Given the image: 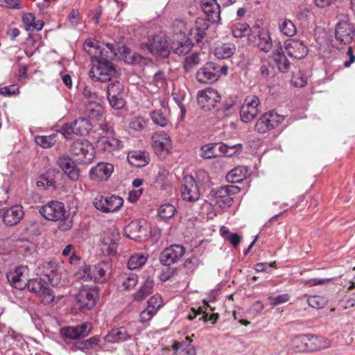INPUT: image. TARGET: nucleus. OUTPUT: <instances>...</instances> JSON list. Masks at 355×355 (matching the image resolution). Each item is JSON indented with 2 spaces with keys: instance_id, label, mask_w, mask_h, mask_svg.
<instances>
[{
  "instance_id": "f704fd0d",
  "label": "nucleus",
  "mask_w": 355,
  "mask_h": 355,
  "mask_svg": "<svg viewBox=\"0 0 355 355\" xmlns=\"http://www.w3.org/2000/svg\"><path fill=\"white\" fill-rule=\"evenodd\" d=\"M273 58L278 69L283 73H286L290 69V62L284 54V49L280 47L273 53Z\"/></svg>"
},
{
  "instance_id": "5701e85b",
  "label": "nucleus",
  "mask_w": 355,
  "mask_h": 355,
  "mask_svg": "<svg viewBox=\"0 0 355 355\" xmlns=\"http://www.w3.org/2000/svg\"><path fill=\"white\" fill-rule=\"evenodd\" d=\"M284 49L291 58L302 59L308 53V49L302 41L297 40H287L284 44Z\"/></svg>"
},
{
  "instance_id": "6e6552de",
  "label": "nucleus",
  "mask_w": 355,
  "mask_h": 355,
  "mask_svg": "<svg viewBox=\"0 0 355 355\" xmlns=\"http://www.w3.org/2000/svg\"><path fill=\"white\" fill-rule=\"evenodd\" d=\"M107 94L110 106L116 110L123 108L125 104L124 100V87L119 81H114L107 85Z\"/></svg>"
},
{
  "instance_id": "79ce46f5",
  "label": "nucleus",
  "mask_w": 355,
  "mask_h": 355,
  "mask_svg": "<svg viewBox=\"0 0 355 355\" xmlns=\"http://www.w3.org/2000/svg\"><path fill=\"white\" fill-rule=\"evenodd\" d=\"M120 280L124 290L130 291L138 284V276L135 273H124L121 275Z\"/></svg>"
},
{
  "instance_id": "8fccbe9b",
  "label": "nucleus",
  "mask_w": 355,
  "mask_h": 355,
  "mask_svg": "<svg viewBox=\"0 0 355 355\" xmlns=\"http://www.w3.org/2000/svg\"><path fill=\"white\" fill-rule=\"evenodd\" d=\"M251 29L246 23L235 24L232 28V32L235 37H242L249 35Z\"/></svg>"
},
{
  "instance_id": "37998d69",
  "label": "nucleus",
  "mask_w": 355,
  "mask_h": 355,
  "mask_svg": "<svg viewBox=\"0 0 355 355\" xmlns=\"http://www.w3.org/2000/svg\"><path fill=\"white\" fill-rule=\"evenodd\" d=\"M192 46L191 41L190 40H185L182 42H173L171 49L175 53L184 55L191 51Z\"/></svg>"
},
{
  "instance_id": "69168bd1",
  "label": "nucleus",
  "mask_w": 355,
  "mask_h": 355,
  "mask_svg": "<svg viewBox=\"0 0 355 355\" xmlns=\"http://www.w3.org/2000/svg\"><path fill=\"white\" fill-rule=\"evenodd\" d=\"M186 340L189 341V343L182 348V355H196V352L195 347L191 344V340L189 337L186 338Z\"/></svg>"
},
{
  "instance_id": "13d9d810",
  "label": "nucleus",
  "mask_w": 355,
  "mask_h": 355,
  "mask_svg": "<svg viewBox=\"0 0 355 355\" xmlns=\"http://www.w3.org/2000/svg\"><path fill=\"white\" fill-rule=\"evenodd\" d=\"M307 77L299 72L293 76L291 82L295 87H302L307 83Z\"/></svg>"
},
{
  "instance_id": "0eeeda50",
  "label": "nucleus",
  "mask_w": 355,
  "mask_h": 355,
  "mask_svg": "<svg viewBox=\"0 0 355 355\" xmlns=\"http://www.w3.org/2000/svg\"><path fill=\"white\" fill-rule=\"evenodd\" d=\"M99 296L98 290L96 287L83 286L76 295V299L82 311L92 309Z\"/></svg>"
},
{
  "instance_id": "7c9ffc66",
  "label": "nucleus",
  "mask_w": 355,
  "mask_h": 355,
  "mask_svg": "<svg viewBox=\"0 0 355 355\" xmlns=\"http://www.w3.org/2000/svg\"><path fill=\"white\" fill-rule=\"evenodd\" d=\"M104 114L103 106L95 101L89 102L85 108L86 118L91 121H99Z\"/></svg>"
},
{
  "instance_id": "4d7b16f0",
  "label": "nucleus",
  "mask_w": 355,
  "mask_h": 355,
  "mask_svg": "<svg viewBox=\"0 0 355 355\" xmlns=\"http://www.w3.org/2000/svg\"><path fill=\"white\" fill-rule=\"evenodd\" d=\"M291 296L288 293L279 295L277 297H269L268 300L272 306H276L289 301Z\"/></svg>"
},
{
  "instance_id": "f3484780",
  "label": "nucleus",
  "mask_w": 355,
  "mask_h": 355,
  "mask_svg": "<svg viewBox=\"0 0 355 355\" xmlns=\"http://www.w3.org/2000/svg\"><path fill=\"white\" fill-rule=\"evenodd\" d=\"M146 48L151 54L162 58L167 57L170 53L166 40L162 35H155L149 39Z\"/></svg>"
},
{
  "instance_id": "dca6fc26",
  "label": "nucleus",
  "mask_w": 355,
  "mask_h": 355,
  "mask_svg": "<svg viewBox=\"0 0 355 355\" xmlns=\"http://www.w3.org/2000/svg\"><path fill=\"white\" fill-rule=\"evenodd\" d=\"M355 29L352 24L347 20L339 21L335 28V37L340 44L350 43L354 37Z\"/></svg>"
},
{
  "instance_id": "4be33fe9",
  "label": "nucleus",
  "mask_w": 355,
  "mask_h": 355,
  "mask_svg": "<svg viewBox=\"0 0 355 355\" xmlns=\"http://www.w3.org/2000/svg\"><path fill=\"white\" fill-rule=\"evenodd\" d=\"M114 171V166L107 162H99L89 170V178L94 181L101 182L109 179Z\"/></svg>"
},
{
  "instance_id": "39448f33",
  "label": "nucleus",
  "mask_w": 355,
  "mask_h": 355,
  "mask_svg": "<svg viewBox=\"0 0 355 355\" xmlns=\"http://www.w3.org/2000/svg\"><path fill=\"white\" fill-rule=\"evenodd\" d=\"M261 112L260 101L256 95L246 96L240 110V117L242 121H252Z\"/></svg>"
},
{
  "instance_id": "bf43d9fd",
  "label": "nucleus",
  "mask_w": 355,
  "mask_h": 355,
  "mask_svg": "<svg viewBox=\"0 0 355 355\" xmlns=\"http://www.w3.org/2000/svg\"><path fill=\"white\" fill-rule=\"evenodd\" d=\"M162 306V297L159 295L151 297L147 302V306L157 312Z\"/></svg>"
},
{
  "instance_id": "c03bdc74",
  "label": "nucleus",
  "mask_w": 355,
  "mask_h": 355,
  "mask_svg": "<svg viewBox=\"0 0 355 355\" xmlns=\"http://www.w3.org/2000/svg\"><path fill=\"white\" fill-rule=\"evenodd\" d=\"M279 29L283 35L288 37L294 36L297 33L295 25L288 19H284L279 23Z\"/></svg>"
},
{
  "instance_id": "6ab92c4d",
  "label": "nucleus",
  "mask_w": 355,
  "mask_h": 355,
  "mask_svg": "<svg viewBox=\"0 0 355 355\" xmlns=\"http://www.w3.org/2000/svg\"><path fill=\"white\" fill-rule=\"evenodd\" d=\"M254 34V31L253 34L249 36V42L257 46L260 51L265 53L269 52L272 47V42L269 32L262 28L258 31L257 35Z\"/></svg>"
},
{
  "instance_id": "09e8293b",
  "label": "nucleus",
  "mask_w": 355,
  "mask_h": 355,
  "mask_svg": "<svg viewBox=\"0 0 355 355\" xmlns=\"http://www.w3.org/2000/svg\"><path fill=\"white\" fill-rule=\"evenodd\" d=\"M159 216L164 219L167 220L172 218L176 212L175 207L169 203L162 205L157 210Z\"/></svg>"
},
{
  "instance_id": "0e129e2a",
  "label": "nucleus",
  "mask_w": 355,
  "mask_h": 355,
  "mask_svg": "<svg viewBox=\"0 0 355 355\" xmlns=\"http://www.w3.org/2000/svg\"><path fill=\"white\" fill-rule=\"evenodd\" d=\"M19 92V89L15 85L6 86L0 89V94L3 96H10Z\"/></svg>"
},
{
  "instance_id": "49530a36",
  "label": "nucleus",
  "mask_w": 355,
  "mask_h": 355,
  "mask_svg": "<svg viewBox=\"0 0 355 355\" xmlns=\"http://www.w3.org/2000/svg\"><path fill=\"white\" fill-rule=\"evenodd\" d=\"M239 191V188L233 185L223 186L214 191L216 200L223 199L227 196L233 195Z\"/></svg>"
},
{
  "instance_id": "aec40b11",
  "label": "nucleus",
  "mask_w": 355,
  "mask_h": 355,
  "mask_svg": "<svg viewBox=\"0 0 355 355\" xmlns=\"http://www.w3.org/2000/svg\"><path fill=\"white\" fill-rule=\"evenodd\" d=\"M196 79L201 83H214L219 79L216 64L207 62L196 73Z\"/></svg>"
},
{
  "instance_id": "1a4fd4ad",
  "label": "nucleus",
  "mask_w": 355,
  "mask_h": 355,
  "mask_svg": "<svg viewBox=\"0 0 355 355\" xmlns=\"http://www.w3.org/2000/svg\"><path fill=\"white\" fill-rule=\"evenodd\" d=\"M93 204L101 212L110 213L119 211L123 205V200L114 195L106 197L100 196L94 199Z\"/></svg>"
},
{
  "instance_id": "2f4dec72",
  "label": "nucleus",
  "mask_w": 355,
  "mask_h": 355,
  "mask_svg": "<svg viewBox=\"0 0 355 355\" xmlns=\"http://www.w3.org/2000/svg\"><path fill=\"white\" fill-rule=\"evenodd\" d=\"M209 26L208 20L198 18L196 21V28L191 31V39L194 40L197 43L200 42L206 35Z\"/></svg>"
},
{
  "instance_id": "e433bc0d",
  "label": "nucleus",
  "mask_w": 355,
  "mask_h": 355,
  "mask_svg": "<svg viewBox=\"0 0 355 355\" xmlns=\"http://www.w3.org/2000/svg\"><path fill=\"white\" fill-rule=\"evenodd\" d=\"M307 340V334L295 336L292 338L290 347L295 352H308Z\"/></svg>"
},
{
  "instance_id": "cd10ccee",
  "label": "nucleus",
  "mask_w": 355,
  "mask_h": 355,
  "mask_svg": "<svg viewBox=\"0 0 355 355\" xmlns=\"http://www.w3.org/2000/svg\"><path fill=\"white\" fill-rule=\"evenodd\" d=\"M125 234L130 239L141 241L146 236V230L143 227L140 221L130 222L124 229Z\"/></svg>"
},
{
  "instance_id": "de8ad7c7",
  "label": "nucleus",
  "mask_w": 355,
  "mask_h": 355,
  "mask_svg": "<svg viewBox=\"0 0 355 355\" xmlns=\"http://www.w3.org/2000/svg\"><path fill=\"white\" fill-rule=\"evenodd\" d=\"M35 143L44 148H48L52 147L56 142L55 135H51L48 136L38 135L35 137Z\"/></svg>"
},
{
  "instance_id": "864d4df0",
  "label": "nucleus",
  "mask_w": 355,
  "mask_h": 355,
  "mask_svg": "<svg viewBox=\"0 0 355 355\" xmlns=\"http://www.w3.org/2000/svg\"><path fill=\"white\" fill-rule=\"evenodd\" d=\"M200 62V53H194L185 58L184 67L187 71L192 70Z\"/></svg>"
},
{
  "instance_id": "052dcab7",
  "label": "nucleus",
  "mask_w": 355,
  "mask_h": 355,
  "mask_svg": "<svg viewBox=\"0 0 355 355\" xmlns=\"http://www.w3.org/2000/svg\"><path fill=\"white\" fill-rule=\"evenodd\" d=\"M157 312L148 307L143 310L139 315V320L141 323L149 322Z\"/></svg>"
},
{
  "instance_id": "4468645a",
  "label": "nucleus",
  "mask_w": 355,
  "mask_h": 355,
  "mask_svg": "<svg viewBox=\"0 0 355 355\" xmlns=\"http://www.w3.org/2000/svg\"><path fill=\"white\" fill-rule=\"evenodd\" d=\"M220 100L218 91L213 88H207L198 93V102L202 109L210 110Z\"/></svg>"
},
{
  "instance_id": "20e7f679",
  "label": "nucleus",
  "mask_w": 355,
  "mask_h": 355,
  "mask_svg": "<svg viewBox=\"0 0 355 355\" xmlns=\"http://www.w3.org/2000/svg\"><path fill=\"white\" fill-rule=\"evenodd\" d=\"M26 287L29 291L38 295L44 304H50L54 299V295L47 282L41 278L29 279Z\"/></svg>"
},
{
  "instance_id": "3c124183",
  "label": "nucleus",
  "mask_w": 355,
  "mask_h": 355,
  "mask_svg": "<svg viewBox=\"0 0 355 355\" xmlns=\"http://www.w3.org/2000/svg\"><path fill=\"white\" fill-rule=\"evenodd\" d=\"M216 144H209L205 145L200 148V156L205 159H211L220 156L216 153Z\"/></svg>"
},
{
  "instance_id": "f03ea898",
  "label": "nucleus",
  "mask_w": 355,
  "mask_h": 355,
  "mask_svg": "<svg viewBox=\"0 0 355 355\" xmlns=\"http://www.w3.org/2000/svg\"><path fill=\"white\" fill-rule=\"evenodd\" d=\"M93 125L86 117H79L71 123L63 124L60 132L67 139H71L72 135L85 136L92 129Z\"/></svg>"
},
{
  "instance_id": "58836bf2",
  "label": "nucleus",
  "mask_w": 355,
  "mask_h": 355,
  "mask_svg": "<svg viewBox=\"0 0 355 355\" xmlns=\"http://www.w3.org/2000/svg\"><path fill=\"white\" fill-rule=\"evenodd\" d=\"M153 282L147 280L145 283L132 294V299L136 302H141L144 300L153 292Z\"/></svg>"
},
{
  "instance_id": "9d476101",
  "label": "nucleus",
  "mask_w": 355,
  "mask_h": 355,
  "mask_svg": "<svg viewBox=\"0 0 355 355\" xmlns=\"http://www.w3.org/2000/svg\"><path fill=\"white\" fill-rule=\"evenodd\" d=\"M40 214L46 220L52 221L62 220L65 218V207L62 202L52 200L41 207Z\"/></svg>"
},
{
  "instance_id": "a878e982",
  "label": "nucleus",
  "mask_w": 355,
  "mask_h": 355,
  "mask_svg": "<svg viewBox=\"0 0 355 355\" xmlns=\"http://www.w3.org/2000/svg\"><path fill=\"white\" fill-rule=\"evenodd\" d=\"M57 163L62 170L73 181H76L79 176V169L69 156H62L58 159Z\"/></svg>"
},
{
  "instance_id": "f257e3e1",
  "label": "nucleus",
  "mask_w": 355,
  "mask_h": 355,
  "mask_svg": "<svg viewBox=\"0 0 355 355\" xmlns=\"http://www.w3.org/2000/svg\"><path fill=\"white\" fill-rule=\"evenodd\" d=\"M93 66L89 71V77L96 81L107 82L111 80L116 73L113 63L104 58L99 56L92 61Z\"/></svg>"
},
{
  "instance_id": "393cba45",
  "label": "nucleus",
  "mask_w": 355,
  "mask_h": 355,
  "mask_svg": "<svg viewBox=\"0 0 355 355\" xmlns=\"http://www.w3.org/2000/svg\"><path fill=\"white\" fill-rule=\"evenodd\" d=\"M201 8L209 21L216 23L220 21V6L216 0H201Z\"/></svg>"
},
{
  "instance_id": "c9c22d12",
  "label": "nucleus",
  "mask_w": 355,
  "mask_h": 355,
  "mask_svg": "<svg viewBox=\"0 0 355 355\" xmlns=\"http://www.w3.org/2000/svg\"><path fill=\"white\" fill-rule=\"evenodd\" d=\"M127 159L131 165L137 167L144 166L148 163L146 153L140 150H132L129 152Z\"/></svg>"
},
{
  "instance_id": "b1692460",
  "label": "nucleus",
  "mask_w": 355,
  "mask_h": 355,
  "mask_svg": "<svg viewBox=\"0 0 355 355\" xmlns=\"http://www.w3.org/2000/svg\"><path fill=\"white\" fill-rule=\"evenodd\" d=\"M170 145V137L165 132H156L152 135V146L159 156L167 154Z\"/></svg>"
},
{
  "instance_id": "6e6d98bb",
  "label": "nucleus",
  "mask_w": 355,
  "mask_h": 355,
  "mask_svg": "<svg viewBox=\"0 0 355 355\" xmlns=\"http://www.w3.org/2000/svg\"><path fill=\"white\" fill-rule=\"evenodd\" d=\"M150 84L153 85L156 89L163 87L166 84V76L162 71H157L150 82Z\"/></svg>"
},
{
  "instance_id": "72a5a7b5",
  "label": "nucleus",
  "mask_w": 355,
  "mask_h": 355,
  "mask_svg": "<svg viewBox=\"0 0 355 355\" xmlns=\"http://www.w3.org/2000/svg\"><path fill=\"white\" fill-rule=\"evenodd\" d=\"M248 169L246 166H239L231 170L226 175V179L231 183H239L247 178Z\"/></svg>"
},
{
  "instance_id": "c85d7f7f",
  "label": "nucleus",
  "mask_w": 355,
  "mask_h": 355,
  "mask_svg": "<svg viewBox=\"0 0 355 355\" xmlns=\"http://www.w3.org/2000/svg\"><path fill=\"white\" fill-rule=\"evenodd\" d=\"M307 336L308 352H309L325 349L329 348L331 345L329 340L324 337L313 334H307Z\"/></svg>"
},
{
  "instance_id": "423d86ee",
  "label": "nucleus",
  "mask_w": 355,
  "mask_h": 355,
  "mask_svg": "<svg viewBox=\"0 0 355 355\" xmlns=\"http://www.w3.org/2000/svg\"><path fill=\"white\" fill-rule=\"evenodd\" d=\"M284 121V116L274 112H268L261 115L257 121L254 129L257 132L263 134L281 124Z\"/></svg>"
},
{
  "instance_id": "ddd939ff",
  "label": "nucleus",
  "mask_w": 355,
  "mask_h": 355,
  "mask_svg": "<svg viewBox=\"0 0 355 355\" xmlns=\"http://www.w3.org/2000/svg\"><path fill=\"white\" fill-rule=\"evenodd\" d=\"M92 328L90 322H85L73 327H65L60 329V335L65 339L78 340L87 336Z\"/></svg>"
},
{
  "instance_id": "a19ab883",
  "label": "nucleus",
  "mask_w": 355,
  "mask_h": 355,
  "mask_svg": "<svg viewBox=\"0 0 355 355\" xmlns=\"http://www.w3.org/2000/svg\"><path fill=\"white\" fill-rule=\"evenodd\" d=\"M150 118L153 123L160 127H166L169 123L166 110H156L150 112Z\"/></svg>"
},
{
  "instance_id": "a211bd4d",
  "label": "nucleus",
  "mask_w": 355,
  "mask_h": 355,
  "mask_svg": "<svg viewBox=\"0 0 355 355\" xmlns=\"http://www.w3.org/2000/svg\"><path fill=\"white\" fill-rule=\"evenodd\" d=\"M185 249L181 245H172L164 249L159 256L161 263L170 266L180 260L184 254Z\"/></svg>"
},
{
  "instance_id": "ea45409f",
  "label": "nucleus",
  "mask_w": 355,
  "mask_h": 355,
  "mask_svg": "<svg viewBox=\"0 0 355 355\" xmlns=\"http://www.w3.org/2000/svg\"><path fill=\"white\" fill-rule=\"evenodd\" d=\"M234 52V44L226 43L217 46L214 50V55L218 59H226L230 58Z\"/></svg>"
},
{
  "instance_id": "5fc2aeb1",
  "label": "nucleus",
  "mask_w": 355,
  "mask_h": 355,
  "mask_svg": "<svg viewBox=\"0 0 355 355\" xmlns=\"http://www.w3.org/2000/svg\"><path fill=\"white\" fill-rule=\"evenodd\" d=\"M309 305L313 309H322L326 304V300L320 295L311 296L307 299Z\"/></svg>"
},
{
  "instance_id": "9b49d317",
  "label": "nucleus",
  "mask_w": 355,
  "mask_h": 355,
  "mask_svg": "<svg viewBox=\"0 0 355 355\" xmlns=\"http://www.w3.org/2000/svg\"><path fill=\"white\" fill-rule=\"evenodd\" d=\"M181 197L184 201L193 202L200 198L199 187L191 175L184 177L180 188Z\"/></svg>"
},
{
  "instance_id": "774afa93",
  "label": "nucleus",
  "mask_w": 355,
  "mask_h": 355,
  "mask_svg": "<svg viewBox=\"0 0 355 355\" xmlns=\"http://www.w3.org/2000/svg\"><path fill=\"white\" fill-rule=\"evenodd\" d=\"M198 259L193 257L186 259L184 266L186 268L190 270H193L198 266Z\"/></svg>"
},
{
  "instance_id": "7ed1b4c3",
  "label": "nucleus",
  "mask_w": 355,
  "mask_h": 355,
  "mask_svg": "<svg viewBox=\"0 0 355 355\" xmlns=\"http://www.w3.org/2000/svg\"><path fill=\"white\" fill-rule=\"evenodd\" d=\"M70 151L78 162L84 164L91 162L95 155L92 144L84 139L75 141L71 146Z\"/></svg>"
},
{
  "instance_id": "c756f323",
  "label": "nucleus",
  "mask_w": 355,
  "mask_h": 355,
  "mask_svg": "<svg viewBox=\"0 0 355 355\" xmlns=\"http://www.w3.org/2000/svg\"><path fill=\"white\" fill-rule=\"evenodd\" d=\"M131 338L127 329L124 327L112 329L104 338L105 342L116 343L126 341Z\"/></svg>"
},
{
  "instance_id": "338daca9",
  "label": "nucleus",
  "mask_w": 355,
  "mask_h": 355,
  "mask_svg": "<svg viewBox=\"0 0 355 355\" xmlns=\"http://www.w3.org/2000/svg\"><path fill=\"white\" fill-rule=\"evenodd\" d=\"M0 6L12 9L21 8L20 0H3Z\"/></svg>"
},
{
  "instance_id": "2eb2a0df",
  "label": "nucleus",
  "mask_w": 355,
  "mask_h": 355,
  "mask_svg": "<svg viewBox=\"0 0 355 355\" xmlns=\"http://www.w3.org/2000/svg\"><path fill=\"white\" fill-rule=\"evenodd\" d=\"M38 272L46 277L52 286H57L61 279L60 267L54 261L43 262L38 268Z\"/></svg>"
},
{
  "instance_id": "603ef678",
  "label": "nucleus",
  "mask_w": 355,
  "mask_h": 355,
  "mask_svg": "<svg viewBox=\"0 0 355 355\" xmlns=\"http://www.w3.org/2000/svg\"><path fill=\"white\" fill-rule=\"evenodd\" d=\"M123 55V60L125 62L129 64H136L141 61L142 57L136 53H131L130 50L123 46L121 52Z\"/></svg>"
},
{
  "instance_id": "412c9836",
  "label": "nucleus",
  "mask_w": 355,
  "mask_h": 355,
  "mask_svg": "<svg viewBox=\"0 0 355 355\" xmlns=\"http://www.w3.org/2000/svg\"><path fill=\"white\" fill-rule=\"evenodd\" d=\"M108 268V264L102 262L93 266H85L82 268L83 279L86 280H94V282H102L103 278L105 276Z\"/></svg>"
},
{
  "instance_id": "680f3d73",
  "label": "nucleus",
  "mask_w": 355,
  "mask_h": 355,
  "mask_svg": "<svg viewBox=\"0 0 355 355\" xmlns=\"http://www.w3.org/2000/svg\"><path fill=\"white\" fill-rule=\"evenodd\" d=\"M146 125V121L141 117H135L130 123V128L137 131L143 130Z\"/></svg>"
},
{
  "instance_id": "e2e57ef3",
  "label": "nucleus",
  "mask_w": 355,
  "mask_h": 355,
  "mask_svg": "<svg viewBox=\"0 0 355 355\" xmlns=\"http://www.w3.org/2000/svg\"><path fill=\"white\" fill-rule=\"evenodd\" d=\"M243 145L241 144H235L233 146H227V149L225 151V156L232 157L238 153L242 151Z\"/></svg>"
},
{
  "instance_id": "bb28decb",
  "label": "nucleus",
  "mask_w": 355,
  "mask_h": 355,
  "mask_svg": "<svg viewBox=\"0 0 355 355\" xmlns=\"http://www.w3.org/2000/svg\"><path fill=\"white\" fill-rule=\"evenodd\" d=\"M24 214L21 206H12L4 211L3 221L8 226L15 225L21 220Z\"/></svg>"
},
{
  "instance_id": "473e14b6",
  "label": "nucleus",
  "mask_w": 355,
  "mask_h": 355,
  "mask_svg": "<svg viewBox=\"0 0 355 355\" xmlns=\"http://www.w3.org/2000/svg\"><path fill=\"white\" fill-rule=\"evenodd\" d=\"M121 142L114 137H102L98 142V148L105 153H110L119 149Z\"/></svg>"
},
{
  "instance_id": "f8f14e48",
  "label": "nucleus",
  "mask_w": 355,
  "mask_h": 355,
  "mask_svg": "<svg viewBox=\"0 0 355 355\" xmlns=\"http://www.w3.org/2000/svg\"><path fill=\"white\" fill-rule=\"evenodd\" d=\"M28 274L29 269L27 266H19L7 274V279L12 286L19 290H23L26 287L29 280Z\"/></svg>"
},
{
  "instance_id": "a18cd8bd",
  "label": "nucleus",
  "mask_w": 355,
  "mask_h": 355,
  "mask_svg": "<svg viewBox=\"0 0 355 355\" xmlns=\"http://www.w3.org/2000/svg\"><path fill=\"white\" fill-rule=\"evenodd\" d=\"M147 257L141 253L132 254L128 262V268L130 270H136L142 267L146 262Z\"/></svg>"
},
{
  "instance_id": "4c0bfd02",
  "label": "nucleus",
  "mask_w": 355,
  "mask_h": 355,
  "mask_svg": "<svg viewBox=\"0 0 355 355\" xmlns=\"http://www.w3.org/2000/svg\"><path fill=\"white\" fill-rule=\"evenodd\" d=\"M98 42L92 39L85 40L83 44L84 51L92 57V62L98 58L99 56H103V53L100 51V47Z\"/></svg>"
}]
</instances>
